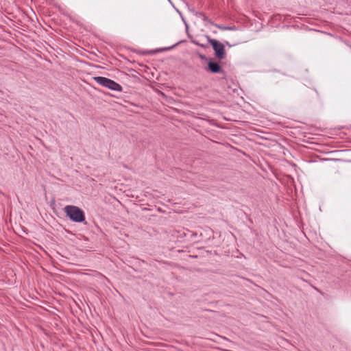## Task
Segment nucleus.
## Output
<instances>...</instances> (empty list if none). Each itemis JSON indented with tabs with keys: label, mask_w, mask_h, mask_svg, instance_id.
I'll return each instance as SVG.
<instances>
[{
	"label": "nucleus",
	"mask_w": 351,
	"mask_h": 351,
	"mask_svg": "<svg viewBox=\"0 0 351 351\" xmlns=\"http://www.w3.org/2000/svg\"><path fill=\"white\" fill-rule=\"evenodd\" d=\"M208 70L213 73H219L221 71V66L218 63L215 62H209L208 64Z\"/></svg>",
	"instance_id": "obj_4"
},
{
	"label": "nucleus",
	"mask_w": 351,
	"mask_h": 351,
	"mask_svg": "<svg viewBox=\"0 0 351 351\" xmlns=\"http://www.w3.org/2000/svg\"><path fill=\"white\" fill-rule=\"evenodd\" d=\"M66 216L73 222L82 223L85 221L84 211L76 206L67 205L64 208Z\"/></svg>",
	"instance_id": "obj_1"
},
{
	"label": "nucleus",
	"mask_w": 351,
	"mask_h": 351,
	"mask_svg": "<svg viewBox=\"0 0 351 351\" xmlns=\"http://www.w3.org/2000/svg\"><path fill=\"white\" fill-rule=\"evenodd\" d=\"M208 43L212 45L215 56L220 60L224 59L226 56L224 45L218 40L210 38H208Z\"/></svg>",
	"instance_id": "obj_3"
},
{
	"label": "nucleus",
	"mask_w": 351,
	"mask_h": 351,
	"mask_svg": "<svg viewBox=\"0 0 351 351\" xmlns=\"http://www.w3.org/2000/svg\"><path fill=\"white\" fill-rule=\"evenodd\" d=\"M93 80L99 84H100L104 87L108 88L110 90H117V91L122 90L121 86L110 79H108V78H106L104 77L98 76V77H94Z\"/></svg>",
	"instance_id": "obj_2"
},
{
	"label": "nucleus",
	"mask_w": 351,
	"mask_h": 351,
	"mask_svg": "<svg viewBox=\"0 0 351 351\" xmlns=\"http://www.w3.org/2000/svg\"><path fill=\"white\" fill-rule=\"evenodd\" d=\"M173 47H170L169 48H167V49H162L161 51H165V50H167V49H172Z\"/></svg>",
	"instance_id": "obj_6"
},
{
	"label": "nucleus",
	"mask_w": 351,
	"mask_h": 351,
	"mask_svg": "<svg viewBox=\"0 0 351 351\" xmlns=\"http://www.w3.org/2000/svg\"><path fill=\"white\" fill-rule=\"evenodd\" d=\"M219 29H223V30H225V29H230V27H224V26H221V25H218L217 26Z\"/></svg>",
	"instance_id": "obj_5"
},
{
	"label": "nucleus",
	"mask_w": 351,
	"mask_h": 351,
	"mask_svg": "<svg viewBox=\"0 0 351 351\" xmlns=\"http://www.w3.org/2000/svg\"><path fill=\"white\" fill-rule=\"evenodd\" d=\"M200 58H201L202 59H203V58H205V56H200Z\"/></svg>",
	"instance_id": "obj_7"
}]
</instances>
